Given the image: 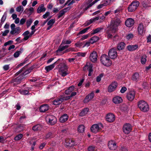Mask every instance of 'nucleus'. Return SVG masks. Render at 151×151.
I'll return each mask as SVG.
<instances>
[{"instance_id":"c9c22d12","label":"nucleus","mask_w":151,"mask_h":151,"mask_svg":"<svg viewBox=\"0 0 151 151\" xmlns=\"http://www.w3.org/2000/svg\"><path fill=\"white\" fill-rule=\"evenodd\" d=\"M99 39V37L97 36H94L92 37L90 40V43L91 44H93L95 42L98 41Z\"/></svg>"},{"instance_id":"5fc2aeb1","label":"nucleus","mask_w":151,"mask_h":151,"mask_svg":"<svg viewBox=\"0 0 151 151\" xmlns=\"http://www.w3.org/2000/svg\"><path fill=\"white\" fill-rule=\"evenodd\" d=\"M23 10L24 8L22 6L17 7L16 9V11L18 12H20L21 11H23Z\"/></svg>"},{"instance_id":"f3484780","label":"nucleus","mask_w":151,"mask_h":151,"mask_svg":"<svg viewBox=\"0 0 151 151\" xmlns=\"http://www.w3.org/2000/svg\"><path fill=\"white\" fill-rule=\"evenodd\" d=\"M48 122L51 125H54L57 122L56 117L53 115H50L48 118Z\"/></svg>"},{"instance_id":"864d4df0","label":"nucleus","mask_w":151,"mask_h":151,"mask_svg":"<svg viewBox=\"0 0 151 151\" xmlns=\"http://www.w3.org/2000/svg\"><path fill=\"white\" fill-rule=\"evenodd\" d=\"M65 13V12L63 11L62 10L60 11L58 14V19H60L63 16Z\"/></svg>"},{"instance_id":"f8f14e48","label":"nucleus","mask_w":151,"mask_h":151,"mask_svg":"<svg viewBox=\"0 0 151 151\" xmlns=\"http://www.w3.org/2000/svg\"><path fill=\"white\" fill-rule=\"evenodd\" d=\"M117 85L118 84L116 82H112L108 87V92H111L115 90L117 86Z\"/></svg>"},{"instance_id":"4be33fe9","label":"nucleus","mask_w":151,"mask_h":151,"mask_svg":"<svg viewBox=\"0 0 151 151\" xmlns=\"http://www.w3.org/2000/svg\"><path fill=\"white\" fill-rule=\"evenodd\" d=\"M57 66L59 69L60 72L64 71L67 69V65L63 63L59 64Z\"/></svg>"},{"instance_id":"f704fd0d","label":"nucleus","mask_w":151,"mask_h":151,"mask_svg":"<svg viewBox=\"0 0 151 151\" xmlns=\"http://www.w3.org/2000/svg\"><path fill=\"white\" fill-rule=\"evenodd\" d=\"M75 88V87L73 86H70L69 88L65 91V93L66 94H69L73 91Z\"/></svg>"},{"instance_id":"052dcab7","label":"nucleus","mask_w":151,"mask_h":151,"mask_svg":"<svg viewBox=\"0 0 151 151\" xmlns=\"http://www.w3.org/2000/svg\"><path fill=\"white\" fill-rule=\"evenodd\" d=\"M16 129L17 130H19L18 132L20 131H21L22 130L24 129L23 125H22L20 124L18 126Z\"/></svg>"},{"instance_id":"6e6552de","label":"nucleus","mask_w":151,"mask_h":151,"mask_svg":"<svg viewBox=\"0 0 151 151\" xmlns=\"http://www.w3.org/2000/svg\"><path fill=\"white\" fill-rule=\"evenodd\" d=\"M66 97L62 96L59 98L55 99L53 101V104L55 105H59L61 104L64 101H66Z\"/></svg>"},{"instance_id":"e433bc0d","label":"nucleus","mask_w":151,"mask_h":151,"mask_svg":"<svg viewBox=\"0 0 151 151\" xmlns=\"http://www.w3.org/2000/svg\"><path fill=\"white\" fill-rule=\"evenodd\" d=\"M103 29L102 27H98L95 29L93 30V32L91 33V35H92L96 33H98V32H101V31Z\"/></svg>"},{"instance_id":"58836bf2","label":"nucleus","mask_w":151,"mask_h":151,"mask_svg":"<svg viewBox=\"0 0 151 151\" xmlns=\"http://www.w3.org/2000/svg\"><path fill=\"white\" fill-rule=\"evenodd\" d=\"M114 33L111 30H110L109 29V30H107L106 32V34L107 36V38L108 39H111L112 37V35L111 34V33Z\"/></svg>"},{"instance_id":"13d9d810","label":"nucleus","mask_w":151,"mask_h":151,"mask_svg":"<svg viewBox=\"0 0 151 151\" xmlns=\"http://www.w3.org/2000/svg\"><path fill=\"white\" fill-rule=\"evenodd\" d=\"M77 55L78 56H81L83 57H85L86 54V52H78L77 53Z\"/></svg>"},{"instance_id":"ddd939ff","label":"nucleus","mask_w":151,"mask_h":151,"mask_svg":"<svg viewBox=\"0 0 151 151\" xmlns=\"http://www.w3.org/2000/svg\"><path fill=\"white\" fill-rule=\"evenodd\" d=\"M24 79V77L20 74L18 77L12 80V82L14 84H17L20 83Z\"/></svg>"},{"instance_id":"bf43d9fd","label":"nucleus","mask_w":151,"mask_h":151,"mask_svg":"<svg viewBox=\"0 0 151 151\" xmlns=\"http://www.w3.org/2000/svg\"><path fill=\"white\" fill-rule=\"evenodd\" d=\"M61 45L59 47L58 49L56 51V52L58 53V52H61L65 50L64 47L63 46L62 47L61 46Z\"/></svg>"},{"instance_id":"c756f323","label":"nucleus","mask_w":151,"mask_h":151,"mask_svg":"<svg viewBox=\"0 0 151 151\" xmlns=\"http://www.w3.org/2000/svg\"><path fill=\"white\" fill-rule=\"evenodd\" d=\"M43 4H41L38 8L37 9V12L38 13H40L42 12H45L46 10L45 8H44Z\"/></svg>"},{"instance_id":"f257e3e1","label":"nucleus","mask_w":151,"mask_h":151,"mask_svg":"<svg viewBox=\"0 0 151 151\" xmlns=\"http://www.w3.org/2000/svg\"><path fill=\"white\" fill-rule=\"evenodd\" d=\"M121 17H115L111 21L110 25V29L113 32H115L118 27L120 25L122 21Z\"/></svg>"},{"instance_id":"7ed1b4c3","label":"nucleus","mask_w":151,"mask_h":151,"mask_svg":"<svg viewBox=\"0 0 151 151\" xmlns=\"http://www.w3.org/2000/svg\"><path fill=\"white\" fill-rule=\"evenodd\" d=\"M137 106L140 110L144 112H146L149 110V106L144 100H140L137 103Z\"/></svg>"},{"instance_id":"423d86ee","label":"nucleus","mask_w":151,"mask_h":151,"mask_svg":"<svg viewBox=\"0 0 151 151\" xmlns=\"http://www.w3.org/2000/svg\"><path fill=\"white\" fill-rule=\"evenodd\" d=\"M90 130L91 132L96 134L100 131L101 129L100 127H99V124H95L91 126Z\"/></svg>"},{"instance_id":"49530a36","label":"nucleus","mask_w":151,"mask_h":151,"mask_svg":"<svg viewBox=\"0 0 151 151\" xmlns=\"http://www.w3.org/2000/svg\"><path fill=\"white\" fill-rule=\"evenodd\" d=\"M77 93L76 92H72L71 93V94L70 96H64L65 97H66V99L67 100H68V99H70V97H73V96H75Z\"/></svg>"},{"instance_id":"bb28decb","label":"nucleus","mask_w":151,"mask_h":151,"mask_svg":"<svg viewBox=\"0 0 151 151\" xmlns=\"http://www.w3.org/2000/svg\"><path fill=\"white\" fill-rule=\"evenodd\" d=\"M42 128V126L40 124H37L32 127V129L34 131H40Z\"/></svg>"},{"instance_id":"0eeeda50","label":"nucleus","mask_w":151,"mask_h":151,"mask_svg":"<svg viewBox=\"0 0 151 151\" xmlns=\"http://www.w3.org/2000/svg\"><path fill=\"white\" fill-rule=\"evenodd\" d=\"M97 53L95 51L91 52L89 56V58L90 61L93 63H95L97 59Z\"/></svg>"},{"instance_id":"4d7b16f0","label":"nucleus","mask_w":151,"mask_h":151,"mask_svg":"<svg viewBox=\"0 0 151 151\" xmlns=\"http://www.w3.org/2000/svg\"><path fill=\"white\" fill-rule=\"evenodd\" d=\"M55 22V20L54 19H51L48 22L47 24L48 25H52V26L53 24Z\"/></svg>"},{"instance_id":"2eb2a0df","label":"nucleus","mask_w":151,"mask_h":151,"mask_svg":"<svg viewBox=\"0 0 151 151\" xmlns=\"http://www.w3.org/2000/svg\"><path fill=\"white\" fill-rule=\"evenodd\" d=\"M115 115L112 113H109L106 116V121L109 122H113L115 120Z\"/></svg>"},{"instance_id":"09e8293b","label":"nucleus","mask_w":151,"mask_h":151,"mask_svg":"<svg viewBox=\"0 0 151 151\" xmlns=\"http://www.w3.org/2000/svg\"><path fill=\"white\" fill-rule=\"evenodd\" d=\"M104 76L103 73H101V74L98 76L96 78V81L97 82H99L101 80V78Z\"/></svg>"},{"instance_id":"79ce46f5","label":"nucleus","mask_w":151,"mask_h":151,"mask_svg":"<svg viewBox=\"0 0 151 151\" xmlns=\"http://www.w3.org/2000/svg\"><path fill=\"white\" fill-rule=\"evenodd\" d=\"M32 20L31 18H30L28 19L26 22V25L27 27V28H29V27L30 26L31 24H32Z\"/></svg>"},{"instance_id":"6ab92c4d","label":"nucleus","mask_w":151,"mask_h":151,"mask_svg":"<svg viewBox=\"0 0 151 151\" xmlns=\"http://www.w3.org/2000/svg\"><path fill=\"white\" fill-rule=\"evenodd\" d=\"M49 109V106L47 104H44L41 105L39 108V110L41 112H45Z\"/></svg>"},{"instance_id":"ea45409f","label":"nucleus","mask_w":151,"mask_h":151,"mask_svg":"<svg viewBox=\"0 0 151 151\" xmlns=\"http://www.w3.org/2000/svg\"><path fill=\"white\" fill-rule=\"evenodd\" d=\"M20 30V28L19 27H16L13 30H11L10 32V33L11 35H14V34L17 33Z\"/></svg>"},{"instance_id":"8fccbe9b","label":"nucleus","mask_w":151,"mask_h":151,"mask_svg":"<svg viewBox=\"0 0 151 151\" xmlns=\"http://www.w3.org/2000/svg\"><path fill=\"white\" fill-rule=\"evenodd\" d=\"M63 59L62 58H59L58 59V60L55 62L53 64L55 65L57 64H60L61 63H62V62L63 60Z\"/></svg>"},{"instance_id":"9d476101","label":"nucleus","mask_w":151,"mask_h":151,"mask_svg":"<svg viewBox=\"0 0 151 151\" xmlns=\"http://www.w3.org/2000/svg\"><path fill=\"white\" fill-rule=\"evenodd\" d=\"M65 145L68 147H71L75 145V141L73 139L66 138L65 139Z\"/></svg>"},{"instance_id":"6e6d98bb","label":"nucleus","mask_w":151,"mask_h":151,"mask_svg":"<svg viewBox=\"0 0 151 151\" xmlns=\"http://www.w3.org/2000/svg\"><path fill=\"white\" fill-rule=\"evenodd\" d=\"M25 67H24L22 68L21 69H20L19 71L16 73L15 74V76H18V75L20 73H22V71L24 70L25 69Z\"/></svg>"},{"instance_id":"9b49d317","label":"nucleus","mask_w":151,"mask_h":151,"mask_svg":"<svg viewBox=\"0 0 151 151\" xmlns=\"http://www.w3.org/2000/svg\"><path fill=\"white\" fill-rule=\"evenodd\" d=\"M135 92L134 91H131L128 92L127 94L126 97L129 101H132L134 99Z\"/></svg>"},{"instance_id":"774afa93","label":"nucleus","mask_w":151,"mask_h":151,"mask_svg":"<svg viewBox=\"0 0 151 151\" xmlns=\"http://www.w3.org/2000/svg\"><path fill=\"white\" fill-rule=\"evenodd\" d=\"M9 30L8 29L6 30L4 32L2 33V36H6L9 32Z\"/></svg>"},{"instance_id":"5701e85b","label":"nucleus","mask_w":151,"mask_h":151,"mask_svg":"<svg viewBox=\"0 0 151 151\" xmlns=\"http://www.w3.org/2000/svg\"><path fill=\"white\" fill-rule=\"evenodd\" d=\"M125 46V44L123 42H121L118 44L117 46L116 49L118 50H121L124 49Z\"/></svg>"},{"instance_id":"473e14b6","label":"nucleus","mask_w":151,"mask_h":151,"mask_svg":"<svg viewBox=\"0 0 151 151\" xmlns=\"http://www.w3.org/2000/svg\"><path fill=\"white\" fill-rule=\"evenodd\" d=\"M24 51V49L21 47L19 50H17L14 54V58H17L18 57L20 54L22 53Z\"/></svg>"},{"instance_id":"72a5a7b5","label":"nucleus","mask_w":151,"mask_h":151,"mask_svg":"<svg viewBox=\"0 0 151 151\" xmlns=\"http://www.w3.org/2000/svg\"><path fill=\"white\" fill-rule=\"evenodd\" d=\"M85 128V126L82 124H81L78 126V131L79 133H83L84 132Z\"/></svg>"},{"instance_id":"680f3d73","label":"nucleus","mask_w":151,"mask_h":151,"mask_svg":"<svg viewBox=\"0 0 151 151\" xmlns=\"http://www.w3.org/2000/svg\"><path fill=\"white\" fill-rule=\"evenodd\" d=\"M107 5V3H106V2L103 4H100L98 6L97 9H101L103 7V6H106Z\"/></svg>"},{"instance_id":"de8ad7c7","label":"nucleus","mask_w":151,"mask_h":151,"mask_svg":"<svg viewBox=\"0 0 151 151\" xmlns=\"http://www.w3.org/2000/svg\"><path fill=\"white\" fill-rule=\"evenodd\" d=\"M146 57L145 56H143L141 58V63L143 65L145 64L146 61Z\"/></svg>"},{"instance_id":"1a4fd4ad","label":"nucleus","mask_w":151,"mask_h":151,"mask_svg":"<svg viewBox=\"0 0 151 151\" xmlns=\"http://www.w3.org/2000/svg\"><path fill=\"white\" fill-rule=\"evenodd\" d=\"M131 125L129 123L125 124L123 127V132L126 134H128L132 130Z\"/></svg>"},{"instance_id":"c85d7f7f","label":"nucleus","mask_w":151,"mask_h":151,"mask_svg":"<svg viewBox=\"0 0 151 151\" xmlns=\"http://www.w3.org/2000/svg\"><path fill=\"white\" fill-rule=\"evenodd\" d=\"M132 79L134 81L137 82L139 80V75L137 73H135L132 76Z\"/></svg>"},{"instance_id":"a19ab883","label":"nucleus","mask_w":151,"mask_h":151,"mask_svg":"<svg viewBox=\"0 0 151 151\" xmlns=\"http://www.w3.org/2000/svg\"><path fill=\"white\" fill-rule=\"evenodd\" d=\"M90 27L91 26H89L80 31L79 32L78 34L77 35H78L80 34H82L85 33L90 28Z\"/></svg>"},{"instance_id":"603ef678","label":"nucleus","mask_w":151,"mask_h":151,"mask_svg":"<svg viewBox=\"0 0 151 151\" xmlns=\"http://www.w3.org/2000/svg\"><path fill=\"white\" fill-rule=\"evenodd\" d=\"M7 16V14L5 12L4 13V15L2 16L1 19V23L4 22L6 19Z\"/></svg>"},{"instance_id":"338daca9","label":"nucleus","mask_w":151,"mask_h":151,"mask_svg":"<svg viewBox=\"0 0 151 151\" xmlns=\"http://www.w3.org/2000/svg\"><path fill=\"white\" fill-rule=\"evenodd\" d=\"M50 14V13L49 12H47L45 13L43 15V18L44 19H46Z\"/></svg>"},{"instance_id":"69168bd1","label":"nucleus","mask_w":151,"mask_h":151,"mask_svg":"<svg viewBox=\"0 0 151 151\" xmlns=\"http://www.w3.org/2000/svg\"><path fill=\"white\" fill-rule=\"evenodd\" d=\"M72 42L70 40H67L66 41H62L61 44H69L71 43Z\"/></svg>"},{"instance_id":"b1692460","label":"nucleus","mask_w":151,"mask_h":151,"mask_svg":"<svg viewBox=\"0 0 151 151\" xmlns=\"http://www.w3.org/2000/svg\"><path fill=\"white\" fill-rule=\"evenodd\" d=\"M138 48L137 45H129L127 47V50L130 51H133L136 50Z\"/></svg>"},{"instance_id":"2f4dec72","label":"nucleus","mask_w":151,"mask_h":151,"mask_svg":"<svg viewBox=\"0 0 151 151\" xmlns=\"http://www.w3.org/2000/svg\"><path fill=\"white\" fill-rule=\"evenodd\" d=\"M28 64L27 65L25 66V69L22 71V73L20 74L22 76H23L24 77V79L25 78V76L29 74L30 72L28 69H26L27 68L28 66Z\"/></svg>"},{"instance_id":"dca6fc26","label":"nucleus","mask_w":151,"mask_h":151,"mask_svg":"<svg viewBox=\"0 0 151 151\" xmlns=\"http://www.w3.org/2000/svg\"><path fill=\"white\" fill-rule=\"evenodd\" d=\"M134 23V19L131 18H129L126 21L125 24L127 27H130L133 25Z\"/></svg>"},{"instance_id":"4c0bfd02","label":"nucleus","mask_w":151,"mask_h":151,"mask_svg":"<svg viewBox=\"0 0 151 151\" xmlns=\"http://www.w3.org/2000/svg\"><path fill=\"white\" fill-rule=\"evenodd\" d=\"M55 66L53 64H52L46 66L45 68V69L47 72H48L52 70L54 68Z\"/></svg>"},{"instance_id":"a878e982","label":"nucleus","mask_w":151,"mask_h":151,"mask_svg":"<svg viewBox=\"0 0 151 151\" xmlns=\"http://www.w3.org/2000/svg\"><path fill=\"white\" fill-rule=\"evenodd\" d=\"M89 109L88 108L83 109V110L79 113V115L81 116H83L86 115L88 113Z\"/></svg>"},{"instance_id":"4468645a","label":"nucleus","mask_w":151,"mask_h":151,"mask_svg":"<svg viewBox=\"0 0 151 151\" xmlns=\"http://www.w3.org/2000/svg\"><path fill=\"white\" fill-rule=\"evenodd\" d=\"M108 146L109 149L111 150H115L117 147L116 143L113 140L109 142Z\"/></svg>"},{"instance_id":"c03bdc74","label":"nucleus","mask_w":151,"mask_h":151,"mask_svg":"<svg viewBox=\"0 0 151 151\" xmlns=\"http://www.w3.org/2000/svg\"><path fill=\"white\" fill-rule=\"evenodd\" d=\"M84 43L85 41L82 42H78L76 43L75 44V45L77 47H83V46L84 45Z\"/></svg>"},{"instance_id":"7c9ffc66","label":"nucleus","mask_w":151,"mask_h":151,"mask_svg":"<svg viewBox=\"0 0 151 151\" xmlns=\"http://www.w3.org/2000/svg\"><path fill=\"white\" fill-rule=\"evenodd\" d=\"M144 31V27L142 24H139L138 26V32L139 34L142 35Z\"/></svg>"},{"instance_id":"e2e57ef3","label":"nucleus","mask_w":151,"mask_h":151,"mask_svg":"<svg viewBox=\"0 0 151 151\" xmlns=\"http://www.w3.org/2000/svg\"><path fill=\"white\" fill-rule=\"evenodd\" d=\"M90 34H88L87 35H84L82 36V38H81L80 40H85L86 39H87L89 35H90Z\"/></svg>"},{"instance_id":"412c9836","label":"nucleus","mask_w":151,"mask_h":151,"mask_svg":"<svg viewBox=\"0 0 151 151\" xmlns=\"http://www.w3.org/2000/svg\"><path fill=\"white\" fill-rule=\"evenodd\" d=\"M113 102L116 104H119L123 101L122 98L119 96H116L113 98Z\"/></svg>"},{"instance_id":"3c124183","label":"nucleus","mask_w":151,"mask_h":151,"mask_svg":"<svg viewBox=\"0 0 151 151\" xmlns=\"http://www.w3.org/2000/svg\"><path fill=\"white\" fill-rule=\"evenodd\" d=\"M20 93L22 95L29 94V91L27 90H22L19 91Z\"/></svg>"},{"instance_id":"0e129e2a","label":"nucleus","mask_w":151,"mask_h":151,"mask_svg":"<svg viewBox=\"0 0 151 151\" xmlns=\"http://www.w3.org/2000/svg\"><path fill=\"white\" fill-rule=\"evenodd\" d=\"M61 72V75L63 77H65L68 74V73L66 71H60Z\"/></svg>"},{"instance_id":"cd10ccee","label":"nucleus","mask_w":151,"mask_h":151,"mask_svg":"<svg viewBox=\"0 0 151 151\" xmlns=\"http://www.w3.org/2000/svg\"><path fill=\"white\" fill-rule=\"evenodd\" d=\"M54 132L53 131H50L47 132L45 136V139H50L52 138L54 136Z\"/></svg>"},{"instance_id":"a18cd8bd","label":"nucleus","mask_w":151,"mask_h":151,"mask_svg":"<svg viewBox=\"0 0 151 151\" xmlns=\"http://www.w3.org/2000/svg\"><path fill=\"white\" fill-rule=\"evenodd\" d=\"M96 150V147L93 145L89 146L88 148V151H94Z\"/></svg>"},{"instance_id":"f03ea898","label":"nucleus","mask_w":151,"mask_h":151,"mask_svg":"<svg viewBox=\"0 0 151 151\" xmlns=\"http://www.w3.org/2000/svg\"><path fill=\"white\" fill-rule=\"evenodd\" d=\"M101 62L104 65L109 66L112 64V62L109 57L106 54L102 55L100 58Z\"/></svg>"},{"instance_id":"39448f33","label":"nucleus","mask_w":151,"mask_h":151,"mask_svg":"<svg viewBox=\"0 0 151 151\" xmlns=\"http://www.w3.org/2000/svg\"><path fill=\"white\" fill-rule=\"evenodd\" d=\"M108 56L112 59H115L117 56V52L116 47L111 49L108 52Z\"/></svg>"},{"instance_id":"a211bd4d","label":"nucleus","mask_w":151,"mask_h":151,"mask_svg":"<svg viewBox=\"0 0 151 151\" xmlns=\"http://www.w3.org/2000/svg\"><path fill=\"white\" fill-rule=\"evenodd\" d=\"M94 96V94L93 92L87 95L84 98L83 101L84 103H86L92 99Z\"/></svg>"},{"instance_id":"aec40b11","label":"nucleus","mask_w":151,"mask_h":151,"mask_svg":"<svg viewBox=\"0 0 151 151\" xmlns=\"http://www.w3.org/2000/svg\"><path fill=\"white\" fill-rule=\"evenodd\" d=\"M122 12V9L119 8L114 11L113 13L115 14V17H121V14Z\"/></svg>"},{"instance_id":"37998d69","label":"nucleus","mask_w":151,"mask_h":151,"mask_svg":"<svg viewBox=\"0 0 151 151\" xmlns=\"http://www.w3.org/2000/svg\"><path fill=\"white\" fill-rule=\"evenodd\" d=\"M23 137L22 134H19L17 135L14 138V139L16 141L19 140H20Z\"/></svg>"},{"instance_id":"393cba45","label":"nucleus","mask_w":151,"mask_h":151,"mask_svg":"<svg viewBox=\"0 0 151 151\" xmlns=\"http://www.w3.org/2000/svg\"><path fill=\"white\" fill-rule=\"evenodd\" d=\"M68 118V116L67 114H63L60 118V122L61 123H63L66 121Z\"/></svg>"},{"instance_id":"20e7f679","label":"nucleus","mask_w":151,"mask_h":151,"mask_svg":"<svg viewBox=\"0 0 151 151\" xmlns=\"http://www.w3.org/2000/svg\"><path fill=\"white\" fill-rule=\"evenodd\" d=\"M139 2L137 1H133L127 8L128 12H132L135 11L139 6Z\"/></svg>"}]
</instances>
